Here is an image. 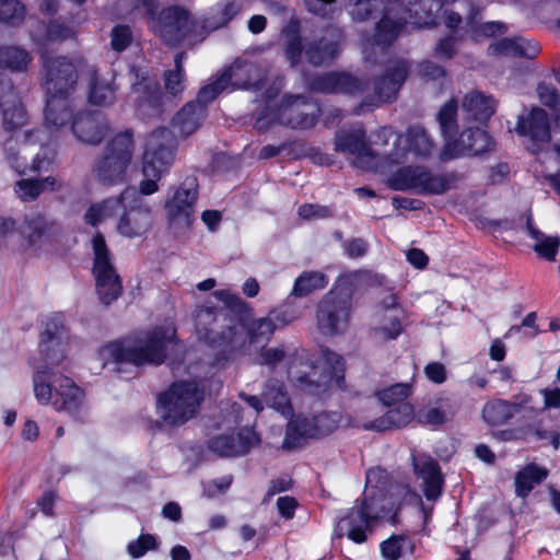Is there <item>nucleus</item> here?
Listing matches in <instances>:
<instances>
[{
	"label": "nucleus",
	"instance_id": "40",
	"mask_svg": "<svg viewBox=\"0 0 560 560\" xmlns=\"http://www.w3.org/2000/svg\"><path fill=\"white\" fill-rule=\"evenodd\" d=\"M61 187L52 176L43 179H21L15 185V192L23 201L36 199L44 191H54Z\"/></svg>",
	"mask_w": 560,
	"mask_h": 560
},
{
	"label": "nucleus",
	"instance_id": "18",
	"mask_svg": "<svg viewBox=\"0 0 560 560\" xmlns=\"http://www.w3.org/2000/svg\"><path fill=\"white\" fill-rule=\"evenodd\" d=\"M319 112L317 103L302 96H289L277 112L257 118L256 126L258 129L267 128L265 120L271 116L272 121L292 129H308L315 126Z\"/></svg>",
	"mask_w": 560,
	"mask_h": 560
},
{
	"label": "nucleus",
	"instance_id": "14",
	"mask_svg": "<svg viewBox=\"0 0 560 560\" xmlns=\"http://www.w3.org/2000/svg\"><path fill=\"white\" fill-rule=\"evenodd\" d=\"M117 215V232L125 237H139L151 226V209L133 187H128L120 194Z\"/></svg>",
	"mask_w": 560,
	"mask_h": 560
},
{
	"label": "nucleus",
	"instance_id": "22",
	"mask_svg": "<svg viewBox=\"0 0 560 560\" xmlns=\"http://www.w3.org/2000/svg\"><path fill=\"white\" fill-rule=\"evenodd\" d=\"M88 80L89 103L97 107H108L116 101L117 86L112 74H101L88 62L84 77Z\"/></svg>",
	"mask_w": 560,
	"mask_h": 560
},
{
	"label": "nucleus",
	"instance_id": "6",
	"mask_svg": "<svg viewBox=\"0 0 560 560\" xmlns=\"http://www.w3.org/2000/svg\"><path fill=\"white\" fill-rule=\"evenodd\" d=\"M135 148L133 135L130 131L116 135L93 163L94 179L106 187L122 184L132 163Z\"/></svg>",
	"mask_w": 560,
	"mask_h": 560
},
{
	"label": "nucleus",
	"instance_id": "41",
	"mask_svg": "<svg viewBox=\"0 0 560 560\" xmlns=\"http://www.w3.org/2000/svg\"><path fill=\"white\" fill-rule=\"evenodd\" d=\"M262 399L267 407L275 409L283 416L292 413V406L282 384L269 381L262 392Z\"/></svg>",
	"mask_w": 560,
	"mask_h": 560
},
{
	"label": "nucleus",
	"instance_id": "33",
	"mask_svg": "<svg viewBox=\"0 0 560 560\" xmlns=\"http://www.w3.org/2000/svg\"><path fill=\"white\" fill-rule=\"evenodd\" d=\"M408 75V63L395 60L387 69V73L375 82V94L378 102H388L399 91Z\"/></svg>",
	"mask_w": 560,
	"mask_h": 560
},
{
	"label": "nucleus",
	"instance_id": "52",
	"mask_svg": "<svg viewBox=\"0 0 560 560\" xmlns=\"http://www.w3.org/2000/svg\"><path fill=\"white\" fill-rule=\"evenodd\" d=\"M409 385L406 383H398L381 390L378 393V398L384 405L392 406L407 402L406 398L409 396Z\"/></svg>",
	"mask_w": 560,
	"mask_h": 560
},
{
	"label": "nucleus",
	"instance_id": "54",
	"mask_svg": "<svg viewBox=\"0 0 560 560\" xmlns=\"http://www.w3.org/2000/svg\"><path fill=\"white\" fill-rule=\"evenodd\" d=\"M158 541L151 534H142L138 539L132 540L127 546V552L130 557L137 559L142 557L149 550H155Z\"/></svg>",
	"mask_w": 560,
	"mask_h": 560
},
{
	"label": "nucleus",
	"instance_id": "21",
	"mask_svg": "<svg viewBox=\"0 0 560 560\" xmlns=\"http://www.w3.org/2000/svg\"><path fill=\"white\" fill-rule=\"evenodd\" d=\"M259 439L250 428L242 429L237 434H219L209 442V450L220 456L233 457L246 454L257 445Z\"/></svg>",
	"mask_w": 560,
	"mask_h": 560
},
{
	"label": "nucleus",
	"instance_id": "1",
	"mask_svg": "<svg viewBox=\"0 0 560 560\" xmlns=\"http://www.w3.org/2000/svg\"><path fill=\"white\" fill-rule=\"evenodd\" d=\"M88 61L82 57L63 56L46 58L43 62V86L46 92V128L28 130L23 133L16 154L11 153L12 140L5 143L8 160L19 173H39L48 171L55 151L51 148L52 133L48 128L59 130L72 116L70 97L75 92L79 77H84Z\"/></svg>",
	"mask_w": 560,
	"mask_h": 560
},
{
	"label": "nucleus",
	"instance_id": "51",
	"mask_svg": "<svg viewBox=\"0 0 560 560\" xmlns=\"http://www.w3.org/2000/svg\"><path fill=\"white\" fill-rule=\"evenodd\" d=\"M184 54H179L175 58V70L165 73V89L173 95L182 93L185 89V80L183 74Z\"/></svg>",
	"mask_w": 560,
	"mask_h": 560
},
{
	"label": "nucleus",
	"instance_id": "36",
	"mask_svg": "<svg viewBox=\"0 0 560 560\" xmlns=\"http://www.w3.org/2000/svg\"><path fill=\"white\" fill-rule=\"evenodd\" d=\"M458 410V404L452 398H440L418 412L420 422L431 425L443 424L454 418Z\"/></svg>",
	"mask_w": 560,
	"mask_h": 560
},
{
	"label": "nucleus",
	"instance_id": "61",
	"mask_svg": "<svg viewBox=\"0 0 560 560\" xmlns=\"http://www.w3.org/2000/svg\"><path fill=\"white\" fill-rule=\"evenodd\" d=\"M468 23L474 32L483 36H492L494 34H502L506 31V27L501 22H487L475 28L472 18L469 19Z\"/></svg>",
	"mask_w": 560,
	"mask_h": 560
},
{
	"label": "nucleus",
	"instance_id": "48",
	"mask_svg": "<svg viewBox=\"0 0 560 560\" xmlns=\"http://www.w3.org/2000/svg\"><path fill=\"white\" fill-rule=\"evenodd\" d=\"M31 62L30 54L15 46L0 47V67L12 71H23Z\"/></svg>",
	"mask_w": 560,
	"mask_h": 560
},
{
	"label": "nucleus",
	"instance_id": "53",
	"mask_svg": "<svg viewBox=\"0 0 560 560\" xmlns=\"http://www.w3.org/2000/svg\"><path fill=\"white\" fill-rule=\"evenodd\" d=\"M292 354L284 347L262 349L257 359L260 365L276 368L282 362H291Z\"/></svg>",
	"mask_w": 560,
	"mask_h": 560
},
{
	"label": "nucleus",
	"instance_id": "49",
	"mask_svg": "<svg viewBox=\"0 0 560 560\" xmlns=\"http://www.w3.org/2000/svg\"><path fill=\"white\" fill-rule=\"evenodd\" d=\"M323 364L324 369L327 371L323 375L322 381L317 384L318 387H327L334 380L338 381L343 371L342 358L328 349L323 351Z\"/></svg>",
	"mask_w": 560,
	"mask_h": 560
},
{
	"label": "nucleus",
	"instance_id": "58",
	"mask_svg": "<svg viewBox=\"0 0 560 560\" xmlns=\"http://www.w3.org/2000/svg\"><path fill=\"white\" fill-rule=\"evenodd\" d=\"M537 95H538L539 101L544 105L551 107V108H555L560 102V96H559L557 89L553 85L548 84L546 82H540L538 84Z\"/></svg>",
	"mask_w": 560,
	"mask_h": 560
},
{
	"label": "nucleus",
	"instance_id": "35",
	"mask_svg": "<svg viewBox=\"0 0 560 560\" xmlns=\"http://www.w3.org/2000/svg\"><path fill=\"white\" fill-rule=\"evenodd\" d=\"M539 51L538 45L523 37L502 38L489 45L491 56L535 58Z\"/></svg>",
	"mask_w": 560,
	"mask_h": 560
},
{
	"label": "nucleus",
	"instance_id": "37",
	"mask_svg": "<svg viewBox=\"0 0 560 560\" xmlns=\"http://www.w3.org/2000/svg\"><path fill=\"white\" fill-rule=\"evenodd\" d=\"M307 10L320 16H328L332 11L335 0H304ZM376 0H349L353 5L351 15L354 20L363 21L368 19L376 4Z\"/></svg>",
	"mask_w": 560,
	"mask_h": 560
},
{
	"label": "nucleus",
	"instance_id": "19",
	"mask_svg": "<svg viewBox=\"0 0 560 560\" xmlns=\"http://www.w3.org/2000/svg\"><path fill=\"white\" fill-rule=\"evenodd\" d=\"M339 39L340 35L336 31L330 32L319 40H312L304 44L301 37L293 36L288 43L285 55L293 66L300 62L303 52L308 62L314 66H319L331 61L336 57Z\"/></svg>",
	"mask_w": 560,
	"mask_h": 560
},
{
	"label": "nucleus",
	"instance_id": "34",
	"mask_svg": "<svg viewBox=\"0 0 560 560\" xmlns=\"http://www.w3.org/2000/svg\"><path fill=\"white\" fill-rule=\"evenodd\" d=\"M52 226L54 223L48 221L43 214L26 215L19 226L23 246L30 249H37L48 237Z\"/></svg>",
	"mask_w": 560,
	"mask_h": 560
},
{
	"label": "nucleus",
	"instance_id": "12",
	"mask_svg": "<svg viewBox=\"0 0 560 560\" xmlns=\"http://www.w3.org/2000/svg\"><path fill=\"white\" fill-rule=\"evenodd\" d=\"M352 299L345 290L334 289L326 293L316 307V324L325 336L343 332L351 318Z\"/></svg>",
	"mask_w": 560,
	"mask_h": 560
},
{
	"label": "nucleus",
	"instance_id": "26",
	"mask_svg": "<svg viewBox=\"0 0 560 560\" xmlns=\"http://www.w3.org/2000/svg\"><path fill=\"white\" fill-rule=\"evenodd\" d=\"M245 72H256V69L253 66H240L235 67L230 72H222L213 82L200 89L198 98L195 103L201 104L206 107V105L215 100L221 92L228 90L230 84L234 88L250 86L252 83L249 81L241 78Z\"/></svg>",
	"mask_w": 560,
	"mask_h": 560
},
{
	"label": "nucleus",
	"instance_id": "23",
	"mask_svg": "<svg viewBox=\"0 0 560 560\" xmlns=\"http://www.w3.org/2000/svg\"><path fill=\"white\" fill-rule=\"evenodd\" d=\"M70 128L75 139L84 144H100L108 132V125L100 115L80 113L71 116ZM67 124L66 126H68Z\"/></svg>",
	"mask_w": 560,
	"mask_h": 560
},
{
	"label": "nucleus",
	"instance_id": "63",
	"mask_svg": "<svg viewBox=\"0 0 560 560\" xmlns=\"http://www.w3.org/2000/svg\"><path fill=\"white\" fill-rule=\"evenodd\" d=\"M455 52V40L452 37L441 39L435 47V55L442 59H451Z\"/></svg>",
	"mask_w": 560,
	"mask_h": 560
},
{
	"label": "nucleus",
	"instance_id": "42",
	"mask_svg": "<svg viewBox=\"0 0 560 560\" xmlns=\"http://www.w3.org/2000/svg\"><path fill=\"white\" fill-rule=\"evenodd\" d=\"M548 471L536 465H527L515 476V493L517 497L525 498L529 494L535 485L547 478Z\"/></svg>",
	"mask_w": 560,
	"mask_h": 560
},
{
	"label": "nucleus",
	"instance_id": "47",
	"mask_svg": "<svg viewBox=\"0 0 560 560\" xmlns=\"http://www.w3.org/2000/svg\"><path fill=\"white\" fill-rule=\"evenodd\" d=\"M328 284V278L319 271L303 272L294 282L291 294L305 296L315 290L324 289Z\"/></svg>",
	"mask_w": 560,
	"mask_h": 560
},
{
	"label": "nucleus",
	"instance_id": "45",
	"mask_svg": "<svg viewBox=\"0 0 560 560\" xmlns=\"http://www.w3.org/2000/svg\"><path fill=\"white\" fill-rule=\"evenodd\" d=\"M120 206V196L117 198H108L91 205L85 214L84 219L88 224L93 226L98 225L106 219L117 215L118 207Z\"/></svg>",
	"mask_w": 560,
	"mask_h": 560
},
{
	"label": "nucleus",
	"instance_id": "20",
	"mask_svg": "<svg viewBox=\"0 0 560 560\" xmlns=\"http://www.w3.org/2000/svg\"><path fill=\"white\" fill-rule=\"evenodd\" d=\"M402 310L394 294L386 295L378 304L373 317L371 335L380 342L396 339L402 331Z\"/></svg>",
	"mask_w": 560,
	"mask_h": 560
},
{
	"label": "nucleus",
	"instance_id": "5",
	"mask_svg": "<svg viewBox=\"0 0 560 560\" xmlns=\"http://www.w3.org/2000/svg\"><path fill=\"white\" fill-rule=\"evenodd\" d=\"M457 103L454 100L447 102L439 112L438 120L441 131L446 139L443 151V160L464 155H478L492 149L493 142L490 136L480 126L464 129L459 137L448 140L456 130Z\"/></svg>",
	"mask_w": 560,
	"mask_h": 560
},
{
	"label": "nucleus",
	"instance_id": "38",
	"mask_svg": "<svg viewBox=\"0 0 560 560\" xmlns=\"http://www.w3.org/2000/svg\"><path fill=\"white\" fill-rule=\"evenodd\" d=\"M295 317L288 316L287 311H273L267 317L255 320L249 329L253 341H266L275 330L290 324Z\"/></svg>",
	"mask_w": 560,
	"mask_h": 560
},
{
	"label": "nucleus",
	"instance_id": "24",
	"mask_svg": "<svg viewBox=\"0 0 560 560\" xmlns=\"http://www.w3.org/2000/svg\"><path fill=\"white\" fill-rule=\"evenodd\" d=\"M382 416L370 420L369 417H361L355 424L366 431L383 432L408 424L413 419V408L409 402L396 404Z\"/></svg>",
	"mask_w": 560,
	"mask_h": 560
},
{
	"label": "nucleus",
	"instance_id": "31",
	"mask_svg": "<svg viewBox=\"0 0 560 560\" xmlns=\"http://www.w3.org/2000/svg\"><path fill=\"white\" fill-rule=\"evenodd\" d=\"M417 477L421 480V489L428 500H436L442 492L443 478L438 463L430 457L413 459Z\"/></svg>",
	"mask_w": 560,
	"mask_h": 560
},
{
	"label": "nucleus",
	"instance_id": "17",
	"mask_svg": "<svg viewBox=\"0 0 560 560\" xmlns=\"http://www.w3.org/2000/svg\"><path fill=\"white\" fill-rule=\"evenodd\" d=\"M198 199L196 177H186L166 199L164 209L170 228L187 230L194 222Z\"/></svg>",
	"mask_w": 560,
	"mask_h": 560
},
{
	"label": "nucleus",
	"instance_id": "39",
	"mask_svg": "<svg viewBox=\"0 0 560 560\" xmlns=\"http://www.w3.org/2000/svg\"><path fill=\"white\" fill-rule=\"evenodd\" d=\"M138 110L142 115H156L161 105V92L155 85L139 83L132 88Z\"/></svg>",
	"mask_w": 560,
	"mask_h": 560
},
{
	"label": "nucleus",
	"instance_id": "3",
	"mask_svg": "<svg viewBox=\"0 0 560 560\" xmlns=\"http://www.w3.org/2000/svg\"><path fill=\"white\" fill-rule=\"evenodd\" d=\"M384 478L385 472L381 468L368 470L363 499L339 522V530H346L347 536L357 544L366 540L365 530L372 522L397 509L394 492L385 491Z\"/></svg>",
	"mask_w": 560,
	"mask_h": 560
},
{
	"label": "nucleus",
	"instance_id": "43",
	"mask_svg": "<svg viewBox=\"0 0 560 560\" xmlns=\"http://www.w3.org/2000/svg\"><path fill=\"white\" fill-rule=\"evenodd\" d=\"M518 411L514 404L498 399L488 401L482 409V418L491 425H501L505 423Z\"/></svg>",
	"mask_w": 560,
	"mask_h": 560
},
{
	"label": "nucleus",
	"instance_id": "57",
	"mask_svg": "<svg viewBox=\"0 0 560 560\" xmlns=\"http://www.w3.org/2000/svg\"><path fill=\"white\" fill-rule=\"evenodd\" d=\"M298 213L305 220H318L332 215V211L329 207L313 203H305L301 206Z\"/></svg>",
	"mask_w": 560,
	"mask_h": 560
},
{
	"label": "nucleus",
	"instance_id": "50",
	"mask_svg": "<svg viewBox=\"0 0 560 560\" xmlns=\"http://www.w3.org/2000/svg\"><path fill=\"white\" fill-rule=\"evenodd\" d=\"M25 18V7L20 0H0V22L10 26L20 25Z\"/></svg>",
	"mask_w": 560,
	"mask_h": 560
},
{
	"label": "nucleus",
	"instance_id": "25",
	"mask_svg": "<svg viewBox=\"0 0 560 560\" xmlns=\"http://www.w3.org/2000/svg\"><path fill=\"white\" fill-rule=\"evenodd\" d=\"M223 314L218 313L215 307L201 306L196 311L195 323L198 337L206 342L217 343L219 341H233L235 331L229 328L228 331H219V319Z\"/></svg>",
	"mask_w": 560,
	"mask_h": 560
},
{
	"label": "nucleus",
	"instance_id": "62",
	"mask_svg": "<svg viewBox=\"0 0 560 560\" xmlns=\"http://www.w3.org/2000/svg\"><path fill=\"white\" fill-rule=\"evenodd\" d=\"M427 377L436 383L441 384L446 380L445 366L440 362H432L424 368Z\"/></svg>",
	"mask_w": 560,
	"mask_h": 560
},
{
	"label": "nucleus",
	"instance_id": "7",
	"mask_svg": "<svg viewBox=\"0 0 560 560\" xmlns=\"http://www.w3.org/2000/svg\"><path fill=\"white\" fill-rule=\"evenodd\" d=\"M203 397L196 381L175 382L159 396L158 415L166 425H182L196 417Z\"/></svg>",
	"mask_w": 560,
	"mask_h": 560
},
{
	"label": "nucleus",
	"instance_id": "16",
	"mask_svg": "<svg viewBox=\"0 0 560 560\" xmlns=\"http://www.w3.org/2000/svg\"><path fill=\"white\" fill-rule=\"evenodd\" d=\"M91 243L94 254L93 275L96 282V292L102 303L108 305L121 293L120 278L116 273L104 236L97 233L93 236Z\"/></svg>",
	"mask_w": 560,
	"mask_h": 560
},
{
	"label": "nucleus",
	"instance_id": "30",
	"mask_svg": "<svg viewBox=\"0 0 560 560\" xmlns=\"http://www.w3.org/2000/svg\"><path fill=\"white\" fill-rule=\"evenodd\" d=\"M495 110V101L480 91L465 94L460 103V112L467 121L485 124Z\"/></svg>",
	"mask_w": 560,
	"mask_h": 560
},
{
	"label": "nucleus",
	"instance_id": "55",
	"mask_svg": "<svg viewBox=\"0 0 560 560\" xmlns=\"http://www.w3.org/2000/svg\"><path fill=\"white\" fill-rule=\"evenodd\" d=\"M242 7L236 1L226 0L217 5L218 20L211 24L213 28L226 25L241 11Z\"/></svg>",
	"mask_w": 560,
	"mask_h": 560
},
{
	"label": "nucleus",
	"instance_id": "59",
	"mask_svg": "<svg viewBox=\"0 0 560 560\" xmlns=\"http://www.w3.org/2000/svg\"><path fill=\"white\" fill-rule=\"evenodd\" d=\"M381 551L386 560H397L401 555V538L394 536L383 541Z\"/></svg>",
	"mask_w": 560,
	"mask_h": 560
},
{
	"label": "nucleus",
	"instance_id": "60",
	"mask_svg": "<svg viewBox=\"0 0 560 560\" xmlns=\"http://www.w3.org/2000/svg\"><path fill=\"white\" fill-rule=\"evenodd\" d=\"M418 74L428 80H436L444 75V69L432 61H423L418 66Z\"/></svg>",
	"mask_w": 560,
	"mask_h": 560
},
{
	"label": "nucleus",
	"instance_id": "64",
	"mask_svg": "<svg viewBox=\"0 0 560 560\" xmlns=\"http://www.w3.org/2000/svg\"><path fill=\"white\" fill-rule=\"evenodd\" d=\"M544 397L545 408H553L560 411V389L559 388H545L540 390Z\"/></svg>",
	"mask_w": 560,
	"mask_h": 560
},
{
	"label": "nucleus",
	"instance_id": "15",
	"mask_svg": "<svg viewBox=\"0 0 560 560\" xmlns=\"http://www.w3.org/2000/svg\"><path fill=\"white\" fill-rule=\"evenodd\" d=\"M150 15L151 30L168 45H177L184 40L192 43L190 36L196 30V23L190 19L188 12L178 7H171L154 13L153 5L147 7Z\"/></svg>",
	"mask_w": 560,
	"mask_h": 560
},
{
	"label": "nucleus",
	"instance_id": "29",
	"mask_svg": "<svg viewBox=\"0 0 560 560\" xmlns=\"http://www.w3.org/2000/svg\"><path fill=\"white\" fill-rule=\"evenodd\" d=\"M310 88L323 93L357 94L364 91V84L359 79L339 72H329L315 78L310 82Z\"/></svg>",
	"mask_w": 560,
	"mask_h": 560
},
{
	"label": "nucleus",
	"instance_id": "44",
	"mask_svg": "<svg viewBox=\"0 0 560 560\" xmlns=\"http://www.w3.org/2000/svg\"><path fill=\"white\" fill-rule=\"evenodd\" d=\"M527 230L530 237L535 241L533 249L540 257L553 261L560 246V238L558 236H546L532 224L530 220L527 221Z\"/></svg>",
	"mask_w": 560,
	"mask_h": 560
},
{
	"label": "nucleus",
	"instance_id": "32",
	"mask_svg": "<svg viewBox=\"0 0 560 560\" xmlns=\"http://www.w3.org/2000/svg\"><path fill=\"white\" fill-rule=\"evenodd\" d=\"M515 130L536 142H548L551 138L548 114L539 107H533L526 116H518Z\"/></svg>",
	"mask_w": 560,
	"mask_h": 560
},
{
	"label": "nucleus",
	"instance_id": "9",
	"mask_svg": "<svg viewBox=\"0 0 560 560\" xmlns=\"http://www.w3.org/2000/svg\"><path fill=\"white\" fill-rule=\"evenodd\" d=\"M376 137L383 145L392 143L390 149H384L383 155L389 167L402 163L409 152L417 156H430L434 150V143L428 132L420 126L410 127L405 135L396 133L389 127L381 128Z\"/></svg>",
	"mask_w": 560,
	"mask_h": 560
},
{
	"label": "nucleus",
	"instance_id": "8",
	"mask_svg": "<svg viewBox=\"0 0 560 560\" xmlns=\"http://www.w3.org/2000/svg\"><path fill=\"white\" fill-rule=\"evenodd\" d=\"M172 137L166 128H158L145 139L142 158L143 179L137 192L143 196L153 195L159 190L158 182L168 172L173 164Z\"/></svg>",
	"mask_w": 560,
	"mask_h": 560
},
{
	"label": "nucleus",
	"instance_id": "28",
	"mask_svg": "<svg viewBox=\"0 0 560 560\" xmlns=\"http://www.w3.org/2000/svg\"><path fill=\"white\" fill-rule=\"evenodd\" d=\"M0 108H2L3 125L11 130L24 125L26 113L12 86L10 80L0 75Z\"/></svg>",
	"mask_w": 560,
	"mask_h": 560
},
{
	"label": "nucleus",
	"instance_id": "13",
	"mask_svg": "<svg viewBox=\"0 0 560 560\" xmlns=\"http://www.w3.org/2000/svg\"><path fill=\"white\" fill-rule=\"evenodd\" d=\"M335 149L347 155L351 163L359 168L382 172L389 168L383 151L375 152L370 147L366 141L365 131L362 128L337 133Z\"/></svg>",
	"mask_w": 560,
	"mask_h": 560
},
{
	"label": "nucleus",
	"instance_id": "10",
	"mask_svg": "<svg viewBox=\"0 0 560 560\" xmlns=\"http://www.w3.org/2000/svg\"><path fill=\"white\" fill-rule=\"evenodd\" d=\"M453 174H435L425 166H405L387 178V185L401 191L419 195H442L454 187Z\"/></svg>",
	"mask_w": 560,
	"mask_h": 560
},
{
	"label": "nucleus",
	"instance_id": "46",
	"mask_svg": "<svg viewBox=\"0 0 560 560\" xmlns=\"http://www.w3.org/2000/svg\"><path fill=\"white\" fill-rule=\"evenodd\" d=\"M40 28L45 30V34L32 31V37L38 46L45 47L50 43L62 42L74 36V31L58 22H52L48 26L38 24Z\"/></svg>",
	"mask_w": 560,
	"mask_h": 560
},
{
	"label": "nucleus",
	"instance_id": "11",
	"mask_svg": "<svg viewBox=\"0 0 560 560\" xmlns=\"http://www.w3.org/2000/svg\"><path fill=\"white\" fill-rule=\"evenodd\" d=\"M342 417L338 411H318L312 415H299L288 423L283 446L298 447L307 440L322 439L335 432Z\"/></svg>",
	"mask_w": 560,
	"mask_h": 560
},
{
	"label": "nucleus",
	"instance_id": "4",
	"mask_svg": "<svg viewBox=\"0 0 560 560\" xmlns=\"http://www.w3.org/2000/svg\"><path fill=\"white\" fill-rule=\"evenodd\" d=\"M182 346L176 340V329L172 323L156 327L135 340L116 341L101 350L104 359L116 363L161 364L170 351H179Z\"/></svg>",
	"mask_w": 560,
	"mask_h": 560
},
{
	"label": "nucleus",
	"instance_id": "27",
	"mask_svg": "<svg viewBox=\"0 0 560 560\" xmlns=\"http://www.w3.org/2000/svg\"><path fill=\"white\" fill-rule=\"evenodd\" d=\"M207 115V109L198 103H187L173 117L172 130L166 129L172 137V149L174 150V138H187L196 132L202 125Z\"/></svg>",
	"mask_w": 560,
	"mask_h": 560
},
{
	"label": "nucleus",
	"instance_id": "56",
	"mask_svg": "<svg viewBox=\"0 0 560 560\" xmlns=\"http://www.w3.org/2000/svg\"><path fill=\"white\" fill-rule=\"evenodd\" d=\"M112 47L116 51L126 49L132 39L131 31L126 25H117L112 30Z\"/></svg>",
	"mask_w": 560,
	"mask_h": 560
},
{
	"label": "nucleus",
	"instance_id": "2",
	"mask_svg": "<svg viewBox=\"0 0 560 560\" xmlns=\"http://www.w3.org/2000/svg\"><path fill=\"white\" fill-rule=\"evenodd\" d=\"M69 336L58 317L49 318L40 334L39 353L43 362L35 366L34 396L40 405H52L58 411L75 415L83 405L84 393L68 376L51 372L67 354Z\"/></svg>",
	"mask_w": 560,
	"mask_h": 560
}]
</instances>
